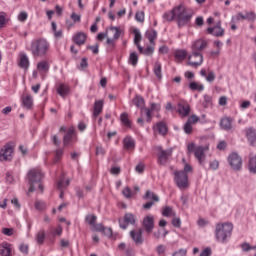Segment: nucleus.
Returning a JSON list of instances; mask_svg holds the SVG:
<instances>
[{"instance_id":"obj_1","label":"nucleus","mask_w":256,"mask_h":256,"mask_svg":"<svg viewBox=\"0 0 256 256\" xmlns=\"http://www.w3.org/2000/svg\"><path fill=\"white\" fill-rule=\"evenodd\" d=\"M174 11L175 20L177 21L179 29L187 27V25L191 23V19H193V11L190 8H187L185 5L180 4L174 7Z\"/></svg>"},{"instance_id":"obj_2","label":"nucleus","mask_w":256,"mask_h":256,"mask_svg":"<svg viewBox=\"0 0 256 256\" xmlns=\"http://www.w3.org/2000/svg\"><path fill=\"white\" fill-rule=\"evenodd\" d=\"M215 239L218 243H229L231 236L233 235V223L224 222L216 224Z\"/></svg>"},{"instance_id":"obj_3","label":"nucleus","mask_w":256,"mask_h":256,"mask_svg":"<svg viewBox=\"0 0 256 256\" xmlns=\"http://www.w3.org/2000/svg\"><path fill=\"white\" fill-rule=\"evenodd\" d=\"M51 49V44L45 38H37L33 40L30 44L29 51L33 57H45Z\"/></svg>"},{"instance_id":"obj_4","label":"nucleus","mask_w":256,"mask_h":256,"mask_svg":"<svg viewBox=\"0 0 256 256\" xmlns=\"http://www.w3.org/2000/svg\"><path fill=\"white\" fill-rule=\"evenodd\" d=\"M43 180V172L41 169L34 168L28 172V181H29V193H33L35 189H39L41 193H43V184L41 181Z\"/></svg>"},{"instance_id":"obj_5","label":"nucleus","mask_w":256,"mask_h":256,"mask_svg":"<svg viewBox=\"0 0 256 256\" xmlns=\"http://www.w3.org/2000/svg\"><path fill=\"white\" fill-rule=\"evenodd\" d=\"M188 153H194L195 159H197L201 167H205V161L207 159V151L209 146H196L195 143L191 142L187 145Z\"/></svg>"},{"instance_id":"obj_6","label":"nucleus","mask_w":256,"mask_h":256,"mask_svg":"<svg viewBox=\"0 0 256 256\" xmlns=\"http://www.w3.org/2000/svg\"><path fill=\"white\" fill-rule=\"evenodd\" d=\"M174 181L178 189H187L189 187V176L183 171L174 172Z\"/></svg>"},{"instance_id":"obj_7","label":"nucleus","mask_w":256,"mask_h":256,"mask_svg":"<svg viewBox=\"0 0 256 256\" xmlns=\"http://www.w3.org/2000/svg\"><path fill=\"white\" fill-rule=\"evenodd\" d=\"M228 163L234 171H241L243 168V159L239 154L233 152L228 156Z\"/></svg>"},{"instance_id":"obj_8","label":"nucleus","mask_w":256,"mask_h":256,"mask_svg":"<svg viewBox=\"0 0 256 256\" xmlns=\"http://www.w3.org/2000/svg\"><path fill=\"white\" fill-rule=\"evenodd\" d=\"M173 156V149H162L158 147L157 157L159 165H167L169 163V159Z\"/></svg>"},{"instance_id":"obj_9","label":"nucleus","mask_w":256,"mask_h":256,"mask_svg":"<svg viewBox=\"0 0 256 256\" xmlns=\"http://www.w3.org/2000/svg\"><path fill=\"white\" fill-rule=\"evenodd\" d=\"M188 65L190 67H201L203 65V53L191 50V54L188 55Z\"/></svg>"},{"instance_id":"obj_10","label":"nucleus","mask_w":256,"mask_h":256,"mask_svg":"<svg viewBox=\"0 0 256 256\" xmlns=\"http://www.w3.org/2000/svg\"><path fill=\"white\" fill-rule=\"evenodd\" d=\"M75 143H77V132L75 128L71 127L63 137V145L64 147H71L75 145Z\"/></svg>"},{"instance_id":"obj_11","label":"nucleus","mask_w":256,"mask_h":256,"mask_svg":"<svg viewBox=\"0 0 256 256\" xmlns=\"http://www.w3.org/2000/svg\"><path fill=\"white\" fill-rule=\"evenodd\" d=\"M13 159V148L10 144L4 145L0 150V161H12Z\"/></svg>"},{"instance_id":"obj_12","label":"nucleus","mask_w":256,"mask_h":256,"mask_svg":"<svg viewBox=\"0 0 256 256\" xmlns=\"http://www.w3.org/2000/svg\"><path fill=\"white\" fill-rule=\"evenodd\" d=\"M208 45H209V42H207V40L200 38L192 42L191 51H194L196 53H202L204 49H207Z\"/></svg>"},{"instance_id":"obj_13","label":"nucleus","mask_w":256,"mask_h":256,"mask_svg":"<svg viewBox=\"0 0 256 256\" xmlns=\"http://www.w3.org/2000/svg\"><path fill=\"white\" fill-rule=\"evenodd\" d=\"M135 221V215L131 213H126L123 219H119V225L121 229H127L129 225H135Z\"/></svg>"},{"instance_id":"obj_14","label":"nucleus","mask_w":256,"mask_h":256,"mask_svg":"<svg viewBox=\"0 0 256 256\" xmlns=\"http://www.w3.org/2000/svg\"><path fill=\"white\" fill-rule=\"evenodd\" d=\"M142 225L146 232L152 233L155 228V217L153 215H147L144 217Z\"/></svg>"},{"instance_id":"obj_15","label":"nucleus","mask_w":256,"mask_h":256,"mask_svg":"<svg viewBox=\"0 0 256 256\" xmlns=\"http://www.w3.org/2000/svg\"><path fill=\"white\" fill-rule=\"evenodd\" d=\"M72 41L75 43V45H78V47H81L87 43V34L85 32H76L72 36Z\"/></svg>"},{"instance_id":"obj_16","label":"nucleus","mask_w":256,"mask_h":256,"mask_svg":"<svg viewBox=\"0 0 256 256\" xmlns=\"http://www.w3.org/2000/svg\"><path fill=\"white\" fill-rule=\"evenodd\" d=\"M177 111L180 117H188L189 113H191V107L186 101H180L178 103Z\"/></svg>"},{"instance_id":"obj_17","label":"nucleus","mask_w":256,"mask_h":256,"mask_svg":"<svg viewBox=\"0 0 256 256\" xmlns=\"http://www.w3.org/2000/svg\"><path fill=\"white\" fill-rule=\"evenodd\" d=\"M207 33L214 35V37H223L225 35V29L221 27V21H219L213 28H208Z\"/></svg>"},{"instance_id":"obj_18","label":"nucleus","mask_w":256,"mask_h":256,"mask_svg":"<svg viewBox=\"0 0 256 256\" xmlns=\"http://www.w3.org/2000/svg\"><path fill=\"white\" fill-rule=\"evenodd\" d=\"M246 138L249 141L250 145L255 147L256 145V130L253 127L245 129Z\"/></svg>"},{"instance_id":"obj_19","label":"nucleus","mask_w":256,"mask_h":256,"mask_svg":"<svg viewBox=\"0 0 256 256\" xmlns=\"http://www.w3.org/2000/svg\"><path fill=\"white\" fill-rule=\"evenodd\" d=\"M21 101L22 106L25 107V109H33V96H31V94H23L21 96Z\"/></svg>"},{"instance_id":"obj_20","label":"nucleus","mask_w":256,"mask_h":256,"mask_svg":"<svg viewBox=\"0 0 256 256\" xmlns=\"http://www.w3.org/2000/svg\"><path fill=\"white\" fill-rule=\"evenodd\" d=\"M18 66L24 71L29 69V57L25 53H20L18 58Z\"/></svg>"},{"instance_id":"obj_21","label":"nucleus","mask_w":256,"mask_h":256,"mask_svg":"<svg viewBox=\"0 0 256 256\" xmlns=\"http://www.w3.org/2000/svg\"><path fill=\"white\" fill-rule=\"evenodd\" d=\"M130 236L132 237L133 241L137 245H141V243H143V230L141 229L132 230L130 232Z\"/></svg>"},{"instance_id":"obj_22","label":"nucleus","mask_w":256,"mask_h":256,"mask_svg":"<svg viewBox=\"0 0 256 256\" xmlns=\"http://www.w3.org/2000/svg\"><path fill=\"white\" fill-rule=\"evenodd\" d=\"M233 118L231 117H224L220 121V127L221 129H224V131H231L233 129Z\"/></svg>"},{"instance_id":"obj_23","label":"nucleus","mask_w":256,"mask_h":256,"mask_svg":"<svg viewBox=\"0 0 256 256\" xmlns=\"http://www.w3.org/2000/svg\"><path fill=\"white\" fill-rule=\"evenodd\" d=\"M13 251V247L11 244L7 242H3L0 244V255L1 256H11V253Z\"/></svg>"},{"instance_id":"obj_24","label":"nucleus","mask_w":256,"mask_h":256,"mask_svg":"<svg viewBox=\"0 0 256 256\" xmlns=\"http://www.w3.org/2000/svg\"><path fill=\"white\" fill-rule=\"evenodd\" d=\"M69 179L65 180V176H62L58 183H57V187L60 190V199H63V189H66V187H69Z\"/></svg>"},{"instance_id":"obj_25","label":"nucleus","mask_w":256,"mask_h":256,"mask_svg":"<svg viewBox=\"0 0 256 256\" xmlns=\"http://www.w3.org/2000/svg\"><path fill=\"white\" fill-rule=\"evenodd\" d=\"M103 100H96L94 103L93 117L97 118L103 112Z\"/></svg>"},{"instance_id":"obj_26","label":"nucleus","mask_w":256,"mask_h":256,"mask_svg":"<svg viewBox=\"0 0 256 256\" xmlns=\"http://www.w3.org/2000/svg\"><path fill=\"white\" fill-rule=\"evenodd\" d=\"M141 32L138 29L134 30V44L137 46L139 53H143V48L141 47Z\"/></svg>"},{"instance_id":"obj_27","label":"nucleus","mask_w":256,"mask_h":256,"mask_svg":"<svg viewBox=\"0 0 256 256\" xmlns=\"http://www.w3.org/2000/svg\"><path fill=\"white\" fill-rule=\"evenodd\" d=\"M123 145L126 151H133V149H135V140L131 137H126L123 140Z\"/></svg>"},{"instance_id":"obj_28","label":"nucleus","mask_w":256,"mask_h":256,"mask_svg":"<svg viewBox=\"0 0 256 256\" xmlns=\"http://www.w3.org/2000/svg\"><path fill=\"white\" fill-rule=\"evenodd\" d=\"M189 90L198 91L199 93H201V91L205 90V85H203L201 82L193 81L189 84Z\"/></svg>"},{"instance_id":"obj_29","label":"nucleus","mask_w":256,"mask_h":256,"mask_svg":"<svg viewBox=\"0 0 256 256\" xmlns=\"http://www.w3.org/2000/svg\"><path fill=\"white\" fill-rule=\"evenodd\" d=\"M154 129L159 133V135H163V136L167 135L168 128L165 122L157 123Z\"/></svg>"},{"instance_id":"obj_30","label":"nucleus","mask_w":256,"mask_h":256,"mask_svg":"<svg viewBox=\"0 0 256 256\" xmlns=\"http://www.w3.org/2000/svg\"><path fill=\"white\" fill-rule=\"evenodd\" d=\"M49 67V62H47V60H42L37 64V70L39 73H48Z\"/></svg>"},{"instance_id":"obj_31","label":"nucleus","mask_w":256,"mask_h":256,"mask_svg":"<svg viewBox=\"0 0 256 256\" xmlns=\"http://www.w3.org/2000/svg\"><path fill=\"white\" fill-rule=\"evenodd\" d=\"M132 103H133V105H135V107H137L138 109H143V107H145V99H143V97H141L140 95H136V96L132 99Z\"/></svg>"},{"instance_id":"obj_32","label":"nucleus","mask_w":256,"mask_h":256,"mask_svg":"<svg viewBox=\"0 0 256 256\" xmlns=\"http://www.w3.org/2000/svg\"><path fill=\"white\" fill-rule=\"evenodd\" d=\"M144 199L146 201H152L154 203H159V196H157V194H155L154 192L151 191H146V194L144 195Z\"/></svg>"},{"instance_id":"obj_33","label":"nucleus","mask_w":256,"mask_h":256,"mask_svg":"<svg viewBox=\"0 0 256 256\" xmlns=\"http://www.w3.org/2000/svg\"><path fill=\"white\" fill-rule=\"evenodd\" d=\"M146 38L150 41L151 45H155V39H157V32L154 29L146 31Z\"/></svg>"},{"instance_id":"obj_34","label":"nucleus","mask_w":256,"mask_h":256,"mask_svg":"<svg viewBox=\"0 0 256 256\" xmlns=\"http://www.w3.org/2000/svg\"><path fill=\"white\" fill-rule=\"evenodd\" d=\"M248 169H249L250 173H253L254 175H256V155L250 156L249 163H248Z\"/></svg>"},{"instance_id":"obj_35","label":"nucleus","mask_w":256,"mask_h":256,"mask_svg":"<svg viewBox=\"0 0 256 256\" xmlns=\"http://www.w3.org/2000/svg\"><path fill=\"white\" fill-rule=\"evenodd\" d=\"M109 31H111L112 35H113V39H119V37H121V33H123V30L120 27L117 26H111L109 28Z\"/></svg>"},{"instance_id":"obj_36","label":"nucleus","mask_w":256,"mask_h":256,"mask_svg":"<svg viewBox=\"0 0 256 256\" xmlns=\"http://www.w3.org/2000/svg\"><path fill=\"white\" fill-rule=\"evenodd\" d=\"M57 93L60 94L61 97L69 95V86L66 84H60L57 88Z\"/></svg>"},{"instance_id":"obj_37","label":"nucleus","mask_w":256,"mask_h":256,"mask_svg":"<svg viewBox=\"0 0 256 256\" xmlns=\"http://www.w3.org/2000/svg\"><path fill=\"white\" fill-rule=\"evenodd\" d=\"M174 57L177 61H185V59H187V52L185 50H176Z\"/></svg>"},{"instance_id":"obj_38","label":"nucleus","mask_w":256,"mask_h":256,"mask_svg":"<svg viewBox=\"0 0 256 256\" xmlns=\"http://www.w3.org/2000/svg\"><path fill=\"white\" fill-rule=\"evenodd\" d=\"M120 121L121 123H123L125 127H127L128 129H131V120H129V114L122 113L120 115Z\"/></svg>"},{"instance_id":"obj_39","label":"nucleus","mask_w":256,"mask_h":256,"mask_svg":"<svg viewBox=\"0 0 256 256\" xmlns=\"http://www.w3.org/2000/svg\"><path fill=\"white\" fill-rule=\"evenodd\" d=\"M161 69H162L161 62L159 61L155 62L153 71H154V75H156L158 79H161L163 77Z\"/></svg>"},{"instance_id":"obj_40","label":"nucleus","mask_w":256,"mask_h":256,"mask_svg":"<svg viewBox=\"0 0 256 256\" xmlns=\"http://www.w3.org/2000/svg\"><path fill=\"white\" fill-rule=\"evenodd\" d=\"M128 63L133 67H137V64L139 63V55H137L136 52L130 53Z\"/></svg>"},{"instance_id":"obj_41","label":"nucleus","mask_w":256,"mask_h":256,"mask_svg":"<svg viewBox=\"0 0 256 256\" xmlns=\"http://www.w3.org/2000/svg\"><path fill=\"white\" fill-rule=\"evenodd\" d=\"M163 217H175L177 214L173 211L171 206H166L162 210Z\"/></svg>"},{"instance_id":"obj_42","label":"nucleus","mask_w":256,"mask_h":256,"mask_svg":"<svg viewBox=\"0 0 256 256\" xmlns=\"http://www.w3.org/2000/svg\"><path fill=\"white\" fill-rule=\"evenodd\" d=\"M204 109H209V107H213V97L210 95H204V102H203Z\"/></svg>"},{"instance_id":"obj_43","label":"nucleus","mask_w":256,"mask_h":256,"mask_svg":"<svg viewBox=\"0 0 256 256\" xmlns=\"http://www.w3.org/2000/svg\"><path fill=\"white\" fill-rule=\"evenodd\" d=\"M50 234L53 235V237H61L63 234V227L61 225H58L56 228H50Z\"/></svg>"},{"instance_id":"obj_44","label":"nucleus","mask_w":256,"mask_h":256,"mask_svg":"<svg viewBox=\"0 0 256 256\" xmlns=\"http://www.w3.org/2000/svg\"><path fill=\"white\" fill-rule=\"evenodd\" d=\"M163 19H165V21H174L175 19V8H173L172 10L165 12L163 14Z\"/></svg>"},{"instance_id":"obj_45","label":"nucleus","mask_w":256,"mask_h":256,"mask_svg":"<svg viewBox=\"0 0 256 256\" xmlns=\"http://www.w3.org/2000/svg\"><path fill=\"white\" fill-rule=\"evenodd\" d=\"M36 241L38 245H43L45 243V230H40L36 235Z\"/></svg>"},{"instance_id":"obj_46","label":"nucleus","mask_w":256,"mask_h":256,"mask_svg":"<svg viewBox=\"0 0 256 256\" xmlns=\"http://www.w3.org/2000/svg\"><path fill=\"white\" fill-rule=\"evenodd\" d=\"M7 25V14L5 12H0V29H3Z\"/></svg>"},{"instance_id":"obj_47","label":"nucleus","mask_w":256,"mask_h":256,"mask_svg":"<svg viewBox=\"0 0 256 256\" xmlns=\"http://www.w3.org/2000/svg\"><path fill=\"white\" fill-rule=\"evenodd\" d=\"M122 195H124L126 199H131L133 197V191H131V188L125 187L122 190Z\"/></svg>"},{"instance_id":"obj_48","label":"nucleus","mask_w":256,"mask_h":256,"mask_svg":"<svg viewBox=\"0 0 256 256\" xmlns=\"http://www.w3.org/2000/svg\"><path fill=\"white\" fill-rule=\"evenodd\" d=\"M184 132L186 135H191L193 133V124H190L188 121L184 124L183 127Z\"/></svg>"},{"instance_id":"obj_49","label":"nucleus","mask_w":256,"mask_h":256,"mask_svg":"<svg viewBox=\"0 0 256 256\" xmlns=\"http://www.w3.org/2000/svg\"><path fill=\"white\" fill-rule=\"evenodd\" d=\"M241 249L242 251H244L245 253L251 251V250H255L256 246H251L249 245V243L245 242L241 244Z\"/></svg>"},{"instance_id":"obj_50","label":"nucleus","mask_w":256,"mask_h":256,"mask_svg":"<svg viewBox=\"0 0 256 256\" xmlns=\"http://www.w3.org/2000/svg\"><path fill=\"white\" fill-rule=\"evenodd\" d=\"M63 153L64 150L63 149H57L55 152V158H54V162L55 163H59L60 159L63 158Z\"/></svg>"},{"instance_id":"obj_51","label":"nucleus","mask_w":256,"mask_h":256,"mask_svg":"<svg viewBox=\"0 0 256 256\" xmlns=\"http://www.w3.org/2000/svg\"><path fill=\"white\" fill-rule=\"evenodd\" d=\"M86 221H87V223H89V225H91L92 227H95V223H97V216L88 215L86 217Z\"/></svg>"},{"instance_id":"obj_52","label":"nucleus","mask_w":256,"mask_h":256,"mask_svg":"<svg viewBox=\"0 0 256 256\" xmlns=\"http://www.w3.org/2000/svg\"><path fill=\"white\" fill-rule=\"evenodd\" d=\"M155 53V48L153 46H148L145 50L142 51L143 55H147L148 57H151Z\"/></svg>"},{"instance_id":"obj_53","label":"nucleus","mask_w":256,"mask_h":256,"mask_svg":"<svg viewBox=\"0 0 256 256\" xmlns=\"http://www.w3.org/2000/svg\"><path fill=\"white\" fill-rule=\"evenodd\" d=\"M209 169H211L212 171H217V169H219V162H218V160H211L209 162Z\"/></svg>"},{"instance_id":"obj_54","label":"nucleus","mask_w":256,"mask_h":256,"mask_svg":"<svg viewBox=\"0 0 256 256\" xmlns=\"http://www.w3.org/2000/svg\"><path fill=\"white\" fill-rule=\"evenodd\" d=\"M135 19L139 23H143V21H145V12L143 11L137 12L135 15Z\"/></svg>"},{"instance_id":"obj_55","label":"nucleus","mask_w":256,"mask_h":256,"mask_svg":"<svg viewBox=\"0 0 256 256\" xmlns=\"http://www.w3.org/2000/svg\"><path fill=\"white\" fill-rule=\"evenodd\" d=\"M187 122L191 125H195L196 123H199V116L193 114L188 118Z\"/></svg>"},{"instance_id":"obj_56","label":"nucleus","mask_w":256,"mask_h":256,"mask_svg":"<svg viewBox=\"0 0 256 256\" xmlns=\"http://www.w3.org/2000/svg\"><path fill=\"white\" fill-rule=\"evenodd\" d=\"M29 17V14L27 12L22 11L18 15V21H21V23H25V20Z\"/></svg>"},{"instance_id":"obj_57","label":"nucleus","mask_w":256,"mask_h":256,"mask_svg":"<svg viewBox=\"0 0 256 256\" xmlns=\"http://www.w3.org/2000/svg\"><path fill=\"white\" fill-rule=\"evenodd\" d=\"M205 79L208 83H213V81H215V72L209 71Z\"/></svg>"},{"instance_id":"obj_58","label":"nucleus","mask_w":256,"mask_h":256,"mask_svg":"<svg viewBox=\"0 0 256 256\" xmlns=\"http://www.w3.org/2000/svg\"><path fill=\"white\" fill-rule=\"evenodd\" d=\"M172 256H187V249H179L178 251L174 252Z\"/></svg>"},{"instance_id":"obj_59","label":"nucleus","mask_w":256,"mask_h":256,"mask_svg":"<svg viewBox=\"0 0 256 256\" xmlns=\"http://www.w3.org/2000/svg\"><path fill=\"white\" fill-rule=\"evenodd\" d=\"M35 209H37L38 211H43V209H45V202L36 201L35 202Z\"/></svg>"},{"instance_id":"obj_60","label":"nucleus","mask_w":256,"mask_h":256,"mask_svg":"<svg viewBox=\"0 0 256 256\" xmlns=\"http://www.w3.org/2000/svg\"><path fill=\"white\" fill-rule=\"evenodd\" d=\"M70 17L74 23H81V15L73 12Z\"/></svg>"},{"instance_id":"obj_61","label":"nucleus","mask_w":256,"mask_h":256,"mask_svg":"<svg viewBox=\"0 0 256 256\" xmlns=\"http://www.w3.org/2000/svg\"><path fill=\"white\" fill-rule=\"evenodd\" d=\"M172 225L173 227L177 228L181 227V218L174 216V218L172 219Z\"/></svg>"},{"instance_id":"obj_62","label":"nucleus","mask_w":256,"mask_h":256,"mask_svg":"<svg viewBox=\"0 0 256 256\" xmlns=\"http://www.w3.org/2000/svg\"><path fill=\"white\" fill-rule=\"evenodd\" d=\"M212 254L213 251L211 250V248L207 247L200 253V256H211Z\"/></svg>"},{"instance_id":"obj_63","label":"nucleus","mask_w":256,"mask_h":256,"mask_svg":"<svg viewBox=\"0 0 256 256\" xmlns=\"http://www.w3.org/2000/svg\"><path fill=\"white\" fill-rule=\"evenodd\" d=\"M2 233L4 235H7V237H11V235H13V233H14V230H13V228H4V229H2Z\"/></svg>"},{"instance_id":"obj_64","label":"nucleus","mask_w":256,"mask_h":256,"mask_svg":"<svg viewBox=\"0 0 256 256\" xmlns=\"http://www.w3.org/2000/svg\"><path fill=\"white\" fill-rule=\"evenodd\" d=\"M256 15L254 12H246V20L247 21H255Z\"/></svg>"}]
</instances>
